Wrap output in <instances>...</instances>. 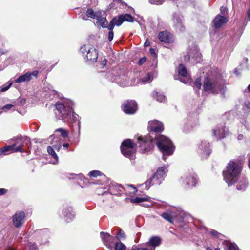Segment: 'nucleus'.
<instances>
[{"instance_id":"obj_1","label":"nucleus","mask_w":250,"mask_h":250,"mask_svg":"<svg viewBox=\"0 0 250 250\" xmlns=\"http://www.w3.org/2000/svg\"><path fill=\"white\" fill-rule=\"evenodd\" d=\"M242 170L241 163L237 160H231L223 171L224 179L228 186L233 185L238 180Z\"/></svg>"},{"instance_id":"obj_2","label":"nucleus","mask_w":250,"mask_h":250,"mask_svg":"<svg viewBox=\"0 0 250 250\" xmlns=\"http://www.w3.org/2000/svg\"><path fill=\"white\" fill-rule=\"evenodd\" d=\"M155 144L163 154V159L166 160V156L172 155L175 150V146L172 141L167 137L157 135L155 137Z\"/></svg>"},{"instance_id":"obj_3","label":"nucleus","mask_w":250,"mask_h":250,"mask_svg":"<svg viewBox=\"0 0 250 250\" xmlns=\"http://www.w3.org/2000/svg\"><path fill=\"white\" fill-rule=\"evenodd\" d=\"M72 103L69 102L66 104L62 103H57L55 105L56 110L55 114L56 117L59 120H67L68 118H71L73 122H76L78 118V115L73 113Z\"/></svg>"},{"instance_id":"obj_4","label":"nucleus","mask_w":250,"mask_h":250,"mask_svg":"<svg viewBox=\"0 0 250 250\" xmlns=\"http://www.w3.org/2000/svg\"><path fill=\"white\" fill-rule=\"evenodd\" d=\"M50 139H52V146L47 147V152L51 156L52 158L54 159L51 162L53 164H56L58 163V157L54 151V149L59 151L62 146L61 139L59 137H55V135L51 136Z\"/></svg>"},{"instance_id":"obj_5","label":"nucleus","mask_w":250,"mask_h":250,"mask_svg":"<svg viewBox=\"0 0 250 250\" xmlns=\"http://www.w3.org/2000/svg\"><path fill=\"white\" fill-rule=\"evenodd\" d=\"M135 144L130 139L124 140L121 146V151L123 155L130 158H134V154L136 150L135 148Z\"/></svg>"},{"instance_id":"obj_6","label":"nucleus","mask_w":250,"mask_h":250,"mask_svg":"<svg viewBox=\"0 0 250 250\" xmlns=\"http://www.w3.org/2000/svg\"><path fill=\"white\" fill-rule=\"evenodd\" d=\"M139 146L141 147L142 153L148 152L152 150L154 147L155 141L150 135L145 137H140L138 139Z\"/></svg>"},{"instance_id":"obj_7","label":"nucleus","mask_w":250,"mask_h":250,"mask_svg":"<svg viewBox=\"0 0 250 250\" xmlns=\"http://www.w3.org/2000/svg\"><path fill=\"white\" fill-rule=\"evenodd\" d=\"M203 88L206 91L210 93H216L221 89V86L218 81L213 80L206 77L204 80Z\"/></svg>"},{"instance_id":"obj_8","label":"nucleus","mask_w":250,"mask_h":250,"mask_svg":"<svg viewBox=\"0 0 250 250\" xmlns=\"http://www.w3.org/2000/svg\"><path fill=\"white\" fill-rule=\"evenodd\" d=\"M80 52L83 56H85V59L90 62H95L98 58V52L93 47L84 45L81 47Z\"/></svg>"},{"instance_id":"obj_9","label":"nucleus","mask_w":250,"mask_h":250,"mask_svg":"<svg viewBox=\"0 0 250 250\" xmlns=\"http://www.w3.org/2000/svg\"><path fill=\"white\" fill-rule=\"evenodd\" d=\"M180 182L186 188H190L195 186L197 183V175L191 172L185 174L180 179Z\"/></svg>"},{"instance_id":"obj_10","label":"nucleus","mask_w":250,"mask_h":250,"mask_svg":"<svg viewBox=\"0 0 250 250\" xmlns=\"http://www.w3.org/2000/svg\"><path fill=\"white\" fill-rule=\"evenodd\" d=\"M131 72H127L115 77L114 80L122 86H134L135 85V78L132 77L130 80H129V74Z\"/></svg>"},{"instance_id":"obj_11","label":"nucleus","mask_w":250,"mask_h":250,"mask_svg":"<svg viewBox=\"0 0 250 250\" xmlns=\"http://www.w3.org/2000/svg\"><path fill=\"white\" fill-rule=\"evenodd\" d=\"M183 213V211L180 208H173L163 213L161 216L167 221L172 223L174 219L177 218L179 215L181 216Z\"/></svg>"},{"instance_id":"obj_12","label":"nucleus","mask_w":250,"mask_h":250,"mask_svg":"<svg viewBox=\"0 0 250 250\" xmlns=\"http://www.w3.org/2000/svg\"><path fill=\"white\" fill-rule=\"evenodd\" d=\"M165 167H160L158 168L154 176L151 177L153 184L160 185L164 180L166 175Z\"/></svg>"},{"instance_id":"obj_13","label":"nucleus","mask_w":250,"mask_h":250,"mask_svg":"<svg viewBox=\"0 0 250 250\" xmlns=\"http://www.w3.org/2000/svg\"><path fill=\"white\" fill-rule=\"evenodd\" d=\"M137 109V103L134 100H127L123 104V110L126 114H134Z\"/></svg>"},{"instance_id":"obj_14","label":"nucleus","mask_w":250,"mask_h":250,"mask_svg":"<svg viewBox=\"0 0 250 250\" xmlns=\"http://www.w3.org/2000/svg\"><path fill=\"white\" fill-rule=\"evenodd\" d=\"M199 153L203 155V157L207 158L211 153V150L210 148V145L207 141H202L198 145Z\"/></svg>"},{"instance_id":"obj_15","label":"nucleus","mask_w":250,"mask_h":250,"mask_svg":"<svg viewBox=\"0 0 250 250\" xmlns=\"http://www.w3.org/2000/svg\"><path fill=\"white\" fill-rule=\"evenodd\" d=\"M28 140L27 137H22L21 136H17L15 139V143L12 146H14V150L16 152H23V147L24 143Z\"/></svg>"},{"instance_id":"obj_16","label":"nucleus","mask_w":250,"mask_h":250,"mask_svg":"<svg viewBox=\"0 0 250 250\" xmlns=\"http://www.w3.org/2000/svg\"><path fill=\"white\" fill-rule=\"evenodd\" d=\"M25 214L23 211L16 212L13 217V222L17 228L21 226L25 221Z\"/></svg>"},{"instance_id":"obj_17","label":"nucleus","mask_w":250,"mask_h":250,"mask_svg":"<svg viewBox=\"0 0 250 250\" xmlns=\"http://www.w3.org/2000/svg\"><path fill=\"white\" fill-rule=\"evenodd\" d=\"M148 128L150 131L160 132L164 130L163 124L158 120H153L148 122Z\"/></svg>"},{"instance_id":"obj_18","label":"nucleus","mask_w":250,"mask_h":250,"mask_svg":"<svg viewBox=\"0 0 250 250\" xmlns=\"http://www.w3.org/2000/svg\"><path fill=\"white\" fill-rule=\"evenodd\" d=\"M145 201H146V203H142L141 204V206L146 207V208H150L153 205V203L150 200V198L148 196H145L143 197H136V198L134 199H131L130 202L132 203H139L143 202Z\"/></svg>"},{"instance_id":"obj_19","label":"nucleus","mask_w":250,"mask_h":250,"mask_svg":"<svg viewBox=\"0 0 250 250\" xmlns=\"http://www.w3.org/2000/svg\"><path fill=\"white\" fill-rule=\"evenodd\" d=\"M38 73L39 72L38 71H34L32 72H27L15 80V83H21L23 82H28L31 80L32 77H37Z\"/></svg>"},{"instance_id":"obj_20","label":"nucleus","mask_w":250,"mask_h":250,"mask_svg":"<svg viewBox=\"0 0 250 250\" xmlns=\"http://www.w3.org/2000/svg\"><path fill=\"white\" fill-rule=\"evenodd\" d=\"M229 134V130L225 126H217L213 130V135L217 139H222Z\"/></svg>"},{"instance_id":"obj_21","label":"nucleus","mask_w":250,"mask_h":250,"mask_svg":"<svg viewBox=\"0 0 250 250\" xmlns=\"http://www.w3.org/2000/svg\"><path fill=\"white\" fill-rule=\"evenodd\" d=\"M228 21V19L225 16L217 15L213 21V26L215 28H219Z\"/></svg>"},{"instance_id":"obj_22","label":"nucleus","mask_w":250,"mask_h":250,"mask_svg":"<svg viewBox=\"0 0 250 250\" xmlns=\"http://www.w3.org/2000/svg\"><path fill=\"white\" fill-rule=\"evenodd\" d=\"M172 21L175 28L180 31L184 30V27L182 24V16L179 14H174L173 15Z\"/></svg>"},{"instance_id":"obj_23","label":"nucleus","mask_w":250,"mask_h":250,"mask_svg":"<svg viewBox=\"0 0 250 250\" xmlns=\"http://www.w3.org/2000/svg\"><path fill=\"white\" fill-rule=\"evenodd\" d=\"M62 212L67 222H70L74 218L75 213L71 207L68 206L64 207L62 209Z\"/></svg>"},{"instance_id":"obj_24","label":"nucleus","mask_w":250,"mask_h":250,"mask_svg":"<svg viewBox=\"0 0 250 250\" xmlns=\"http://www.w3.org/2000/svg\"><path fill=\"white\" fill-rule=\"evenodd\" d=\"M101 237L104 244L109 249H111L112 243L115 237L111 236L108 233L103 232H101Z\"/></svg>"},{"instance_id":"obj_25","label":"nucleus","mask_w":250,"mask_h":250,"mask_svg":"<svg viewBox=\"0 0 250 250\" xmlns=\"http://www.w3.org/2000/svg\"><path fill=\"white\" fill-rule=\"evenodd\" d=\"M123 188L120 184L111 183L109 187V190L111 194L114 195L120 194L123 192Z\"/></svg>"},{"instance_id":"obj_26","label":"nucleus","mask_w":250,"mask_h":250,"mask_svg":"<svg viewBox=\"0 0 250 250\" xmlns=\"http://www.w3.org/2000/svg\"><path fill=\"white\" fill-rule=\"evenodd\" d=\"M159 39L165 43L170 42L172 41L171 35L167 31L161 32L158 35Z\"/></svg>"},{"instance_id":"obj_27","label":"nucleus","mask_w":250,"mask_h":250,"mask_svg":"<svg viewBox=\"0 0 250 250\" xmlns=\"http://www.w3.org/2000/svg\"><path fill=\"white\" fill-rule=\"evenodd\" d=\"M123 22V20L121 15L118 17L113 18L110 22L109 25L108 27V30L113 29L114 26H120Z\"/></svg>"},{"instance_id":"obj_28","label":"nucleus","mask_w":250,"mask_h":250,"mask_svg":"<svg viewBox=\"0 0 250 250\" xmlns=\"http://www.w3.org/2000/svg\"><path fill=\"white\" fill-rule=\"evenodd\" d=\"M49 236V232L47 229H44L39 231V240L42 244L47 243Z\"/></svg>"},{"instance_id":"obj_29","label":"nucleus","mask_w":250,"mask_h":250,"mask_svg":"<svg viewBox=\"0 0 250 250\" xmlns=\"http://www.w3.org/2000/svg\"><path fill=\"white\" fill-rule=\"evenodd\" d=\"M96 19L97 21L96 22L97 26H100L103 28H108V21L106 18L102 16L101 12Z\"/></svg>"},{"instance_id":"obj_30","label":"nucleus","mask_w":250,"mask_h":250,"mask_svg":"<svg viewBox=\"0 0 250 250\" xmlns=\"http://www.w3.org/2000/svg\"><path fill=\"white\" fill-rule=\"evenodd\" d=\"M14 146H6L0 149V156L2 155H8L12 152H15Z\"/></svg>"},{"instance_id":"obj_31","label":"nucleus","mask_w":250,"mask_h":250,"mask_svg":"<svg viewBox=\"0 0 250 250\" xmlns=\"http://www.w3.org/2000/svg\"><path fill=\"white\" fill-rule=\"evenodd\" d=\"M161 243V239L159 237L153 236L149 239V245L151 247L149 248H155L156 247L158 246Z\"/></svg>"},{"instance_id":"obj_32","label":"nucleus","mask_w":250,"mask_h":250,"mask_svg":"<svg viewBox=\"0 0 250 250\" xmlns=\"http://www.w3.org/2000/svg\"><path fill=\"white\" fill-rule=\"evenodd\" d=\"M248 186V181L245 178L240 180L236 186L237 190H245Z\"/></svg>"},{"instance_id":"obj_33","label":"nucleus","mask_w":250,"mask_h":250,"mask_svg":"<svg viewBox=\"0 0 250 250\" xmlns=\"http://www.w3.org/2000/svg\"><path fill=\"white\" fill-rule=\"evenodd\" d=\"M154 250V248H149V246L134 245L130 250Z\"/></svg>"},{"instance_id":"obj_34","label":"nucleus","mask_w":250,"mask_h":250,"mask_svg":"<svg viewBox=\"0 0 250 250\" xmlns=\"http://www.w3.org/2000/svg\"><path fill=\"white\" fill-rule=\"evenodd\" d=\"M178 74L179 75L185 77L188 76V72L186 68L183 64H180L178 67Z\"/></svg>"},{"instance_id":"obj_35","label":"nucleus","mask_w":250,"mask_h":250,"mask_svg":"<svg viewBox=\"0 0 250 250\" xmlns=\"http://www.w3.org/2000/svg\"><path fill=\"white\" fill-rule=\"evenodd\" d=\"M153 96L154 98H155L158 102H163L165 101V96L162 94L155 92L153 94Z\"/></svg>"},{"instance_id":"obj_36","label":"nucleus","mask_w":250,"mask_h":250,"mask_svg":"<svg viewBox=\"0 0 250 250\" xmlns=\"http://www.w3.org/2000/svg\"><path fill=\"white\" fill-rule=\"evenodd\" d=\"M100 12H95L92 9H88L86 11V15L87 17L91 18L92 19H96Z\"/></svg>"},{"instance_id":"obj_37","label":"nucleus","mask_w":250,"mask_h":250,"mask_svg":"<svg viewBox=\"0 0 250 250\" xmlns=\"http://www.w3.org/2000/svg\"><path fill=\"white\" fill-rule=\"evenodd\" d=\"M125 232L121 229H118L116 234V238L119 240H124L125 238Z\"/></svg>"},{"instance_id":"obj_38","label":"nucleus","mask_w":250,"mask_h":250,"mask_svg":"<svg viewBox=\"0 0 250 250\" xmlns=\"http://www.w3.org/2000/svg\"><path fill=\"white\" fill-rule=\"evenodd\" d=\"M152 80L151 75L148 73L146 76L144 77L143 79L140 80L142 83H146L150 82Z\"/></svg>"},{"instance_id":"obj_39","label":"nucleus","mask_w":250,"mask_h":250,"mask_svg":"<svg viewBox=\"0 0 250 250\" xmlns=\"http://www.w3.org/2000/svg\"><path fill=\"white\" fill-rule=\"evenodd\" d=\"M123 21H126L128 22H133V17L128 14H125L124 15H121Z\"/></svg>"},{"instance_id":"obj_40","label":"nucleus","mask_w":250,"mask_h":250,"mask_svg":"<svg viewBox=\"0 0 250 250\" xmlns=\"http://www.w3.org/2000/svg\"><path fill=\"white\" fill-rule=\"evenodd\" d=\"M89 176L93 177H97L103 175V173L99 170H93L90 171L89 174Z\"/></svg>"},{"instance_id":"obj_41","label":"nucleus","mask_w":250,"mask_h":250,"mask_svg":"<svg viewBox=\"0 0 250 250\" xmlns=\"http://www.w3.org/2000/svg\"><path fill=\"white\" fill-rule=\"evenodd\" d=\"M125 246L121 242L116 243L115 246V250H125Z\"/></svg>"},{"instance_id":"obj_42","label":"nucleus","mask_w":250,"mask_h":250,"mask_svg":"<svg viewBox=\"0 0 250 250\" xmlns=\"http://www.w3.org/2000/svg\"><path fill=\"white\" fill-rule=\"evenodd\" d=\"M56 132H59L62 137H66L68 136V132L66 130L63 128H59L56 130Z\"/></svg>"},{"instance_id":"obj_43","label":"nucleus","mask_w":250,"mask_h":250,"mask_svg":"<svg viewBox=\"0 0 250 250\" xmlns=\"http://www.w3.org/2000/svg\"><path fill=\"white\" fill-rule=\"evenodd\" d=\"M196 52L194 56H192V58H196V63H198L200 62L201 59V54L199 53L197 49H195Z\"/></svg>"},{"instance_id":"obj_44","label":"nucleus","mask_w":250,"mask_h":250,"mask_svg":"<svg viewBox=\"0 0 250 250\" xmlns=\"http://www.w3.org/2000/svg\"><path fill=\"white\" fill-rule=\"evenodd\" d=\"M227 246L229 250H239L238 247L234 243L228 244Z\"/></svg>"},{"instance_id":"obj_45","label":"nucleus","mask_w":250,"mask_h":250,"mask_svg":"<svg viewBox=\"0 0 250 250\" xmlns=\"http://www.w3.org/2000/svg\"><path fill=\"white\" fill-rule=\"evenodd\" d=\"M153 185V182L151 181V178L149 181H147L144 184H142V186H145V188L146 190H148L150 188L151 185Z\"/></svg>"},{"instance_id":"obj_46","label":"nucleus","mask_w":250,"mask_h":250,"mask_svg":"<svg viewBox=\"0 0 250 250\" xmlns=\"http://www.w3.org/2000/svg\"><path fill=\"white\" fill-rule=\"evenodd\" d=\"M164 0H149L151 4L159 5L164 2Z\"/></svg>"},{"instance_id":"obj_47","label":"nucleus","mask_w":250,"mask_h":250,"mask_svg":"<svg viewBox=\"0 0 250 250\" xmlns=\"http://www.w3.org/2000/svg\"><path fill=\"white\" fill-rule=\"evenodd\" d=\"M202 84L201 79H198L194 83V86L198 89L201 88Z\"/></svg>"},{"instance_id":"obj_48","label":"nucleus","mask_w":250,"mask_h":250,"mask_svg":"<svg viewBox=\"0 0 250 250\" xmlns=\"http://www.w3.org/2000/svg\"><path fill=\"white\" fill-rule=\"evenodd\" d=\"M12 85V83H9V84L7 86H2L1 87H0V92H5L9 89V88Z\"/></svg>"},{"instance_id":"obj_49","label":"nucleus","mask_w":250,"mask_h":250,"mask_svg":"<svg viewBox=\"0 0 250 250\" xmlns=\"http://www.w3.org/2000/svg\"><path fill=\"white\" fill-rule=\"evenodd\" d=\"M113 30V29L109 30V32L108 33V39L109 41H111L113 39L114 33Z\"/></svg>"},{"instance_id":"obj_50","label":"nucleus","mask_w":250,"mask_h":250,"mask_svg":"<svg viewBox=\"0 0 250 250\" xmlns=\"http://www.w3.org/2000/svg\"><path fill=\"white\" fill-rule=\"evenodd\" d=\"M13 106H14L12 104H6L4 105L2 109L4 111H7L10 110Z\"/></svg>"},{"instance_id":"obj_51","label":"nucleus","mask_w":250,"mask_h":250,"mask_svg":"<svg viewBox=\"0 0 250 250\" xmlns=\"http://www.w3.org/2000/svg\"><path fill=\"white\" fill-rule=\"evenodd\" d=\"M220 12L222 15H225L226 13H227V8L224 6L221 7Z\"/></svg>"},{"instance_id":"obj_52","label":"nucleus","mask_w":250,"mask_h":250,"mask_svg":"<svg viewBox=\"0 0 250 250\" xmlns=\"http://www.w3.org/2000/svg\"><path fill=\"white\" fill-rule=\"evenodd\" d=\"M30 250H37V246L35 243L31 244L29 246Z\"/></svg>"},{"instance_id":"obj_53","label":"nucleus","mask_w":250,"mask_h":250,"mask_svg":"<svg viewBox=\"0 0 250 250\" xmlns=\"http://www.w3.org/2000/svg\"><path fill=\"white\" fill-rule=\"evenodd\" d=\"M210 233L214 236H216L217 237L218 236V235H219L220 234L216 231L214 230H211L210 231Z\"/></svg>"},{"instance_id":"obj_54","label":"nucleus","mask_w":250,"mask_h":250,"mask_svg":"<svg viewBox=\"0 0 250 250\" xmlns=\"http://www.w3.org/2000/svg\"><path fill=\"white\" fill-rule=\"evenodd\" d=\"M7 192V190L4 188H0V196L4 195Z\"/></svg>"},{"instance_id":"obj_55","label":"nucleus","mask_w":250,"mask_h":250,"mask_svg":"<svg viewBox=\"0 0 250 250\" xmlns=\"http://www.w3.org/2000/svg\"><path fill=\"white\" fill-rule=\"evenodd\" d=\"M146 59L145 58H142L140 59L139 61L138 64L139 65H141L143 63H144L146 61Z\"/></svg>"},{"instance_id":"obj_56","label":"nucleus","mask_w":250,"mask_h":250,"mask_svg":"<svg viewBox=\"0 0 250 250\" xmlns=\"http://www.w3.org/2000/svg\"><path fill=\"white\" fill-rule=\"evenodd\" d=\"M190 55L188 54L184 56V59L185 61H188L190 58Z\"/></svg>"},{"instance_id":"obj_57","label":"nucleus","mask_w":250,"mask_h":250,"mask_svg":"<svg viewBox=\"0 0 250 250\" xmlns=\"http://www.w3.org/2000/svg\"><path fill=\"white\" fill-rule=\"evenodd\" d=\"M149 45H150L149 41L148 39H146L144 43V46L147 47V46H149Z\"/></svg>"},{"instance_id":"obj_58","label":"nucleus","mask_w":250,"mask_h":250,"mask_svg":"<svg viewBox=\"0 0 250 250\" xmlns=\"http://www.w3.org/2000/svg\"><path fill=\"white\" fill-rule=\"evenodd\" d=\"M149 52L151 54H154V55H156V53L155 52V50L153 48H151L149 50Z\"/></svg>"},{"instance_id":"obj_59","label":"nucleus","mask_w":250,"mask_h":250,"mask_svg":"<svg viewBox=\"0 0 250 250\" xmlns=\"http://www.w3.org/2000/svg\"><path fill=\"white\" fill-rule=\"evenodd\" d=\"M243 135H242V134H239L238 136V139L239 140H241L242 139H243Z\"/></svg>"},{"instance_id":"obj_60","label":"nucleus","mask_w":250,"mask_h":250,"mask_svg":"<svg viewBox=\"0 0 250 250\" xmlns=\"http://www.w3.org/2000/svg\"><path fill=\"white\" fill-rule=\"evenodd\" d=\"M69 146V144L68 143H65L63 144V146L65 148H68Z\"/></svg>"},{"instance_id":"obj_61","label":"nucleus","mask_w":250,"mask_h":250,"mask_svg":"<svg viewBox=\"0 0 250 250\" xmlns=\"http://www.w3.org/2000/svg\"><path fill=\"white\" fill-rule=\"evenodd\" d=\"M49 90L50 92L52 94H55L56 93V92L55 90H54L50 89V88H49Z\"/></svg>"},{"instance_id":"obj_62","label":"nucleus","mask_w":250,"mask_h":250,"mask_svg":"<svg viewBox=\"0 0 250 250\" xmlns=\"http://www.w3.org/2000/svg\"><path fill=\"white\" fill-rule=\"evenodd\" d=\"M106 63V60L105 59H104V60H103L102 62V64L103 65H105Z\"/></svg>"},{"instance_id":"obj_63","label":"nucleus","mask_w":250,"mask_h":250,"mask_svg":"<svg viewBox=\"0 0 250 250\" xmlns=\"http://www.w3.org/2000/svg\"><path fill=\"white\" fill-rule=\"evenodd\" d=\"M246 105H247V106L248 108H250V102L248 103V104H247Z\"/></svg>"},{"instance_id":"obj_64","label":"nucleus","mask_w":250,"mask_h":250,"mask_svg":"<svg viewBox=\"0 0 250 250\" xmlns=\"http://www.w3.org/2000/svg\"><path fill=\"white\" fill-rule=\"evenodd\" d=\"M248 90L250 93V84L248 86Z\"/></svg>"}]
</instances>
